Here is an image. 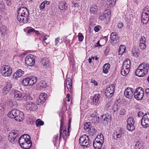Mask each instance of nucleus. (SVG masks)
Masks as SVG:
<instances>
[{
	"instance_id": "c03bdc74",
	"label": "nucleus",
	"mask_w": 149,
	"mask_h": 149,
	"mask_svg": "<svg viewBox=\"0 0 149 149\" xmlns=\"http://www.w3.org/2000/svg\"><path fill=\"white\" fill-rule=\"evenodd\" d=\"M108 2L109 3V6L110 7H112L115 4L116 2V0H107Z\"/></svg>"
},
{
	"instance_id": "cd10ccee",
	"label": "nucleus",
	"mask_w": 149,
	"mask_h": 149,
	"mask_svg": "<svg viewBox=\"0 0 149 149\" xmlns=\"http://www.w3.org/2000/svg\"><path fill=\"white\" fill-rule=\"evenodd\" d=\"M17 135L15 134H14V133L13 132L9 134L8 137V140L11 143H14V141Z\"/></svg>"
},
{
	"instance_id": "7ed1b4c3",
	"label": "nucleus",
	"mask_w": 149,
	"mask_h": 149,
	"mask_svg": "<svg viewBox=\"0 0 149 149\" xmlns=\"http://www.w3.org/2000/svg\"><path fill=\"white\" fill-rule=\"evenodd\" d=\"M104 137L102 134L97 136L94 139L93 142V146L95 149H100L103 143Z\"/></svg>"
},
{
	"instance_id": "c9c22d12",
	"label": "nucleus",
	"mask_w": 149,
	"mask_h": 149,
	"mask_svg": "<svg viewBox=\"0 0 149 149\" xmlns=\"http://www.w3.org/2000/svg\"><path fill=\"white\" fill-rule=\"evenodd\" d=\"M126 47L124 45H120L118 50V54L120 55L123 54L125 52Z\"/></svg>"
},
{
	"instance_id": "5701e85b",
	"label": "nucleus",
	"mask_w": 149,
	"mask_h": 149,
	"mask_svg": "<svg viewBox=\"0 0 149 149\" xmlns=\"http://www.w3.org/2000/svg\"><path fill=\"white\" fill-rule=\"evenodd\" d=\"M135 73L136 76L140 77H143L146 74L141 68H139V66L136 70Z\"/></svg>"
},
{
	"instance_id": "393cba45",
	"label": "nucleus",
	"mask_w": 149,
	"mask_h": 149,
	"mask_svg": "<svg viewBox=\"0 0 149 149\" xmlns=\"http://www.w3.org/2000/svg\"><path fill=\"white\" fill-rule=\"evenodd\" d=\"M21 147L24 149H28L30 148L32 146V143L31 141L29 139L27 141L24 143Z\"/></svg>"
},
{
	"instance_id": "20e7f679",
	"label": "nucleus",
	"mask_w": 149,
	"mask_h": 149,
	"mask_svg": "<svg viewBox=\"0 0 149 149\" xmlns=\"http://www.w3.org/2000/svg\"><path fill=\"white\" fill-rule=\"evenodd\" d=\"M12 72L11 68L9 65H4L1 68V73L4 77L10 76Z\"/></svg>"
},
{
	"instance_id": "c85d7f7f",
	"label": "nucleus",
	"mask_w": 149,
	"mask_h": 149,
	"mask_svg": "<svg viewBox=\"0 0 149 149\" xmlns=\"http://www.w3.org/2000/svg\"><path fill=\"white\" fill-rule=\"evenodd\" d=\"M44 68H46L49 65V62L48 60L46 58H43L41 62Z\"/></svg>"
},
{
	"instance_id": "4be33fe9",
	"label": "nucleus",
	"mask_w": 149,
	"mask_h": 149,
	"mask_svg": "<svg viewBox=\"0 0 149 149\" xmlns=\"http://www.w3.org/2000/svg\"><path fill=\"white\" fill-rule=\"evenodd\" d=\"M47 98V94L42 93L39 96V98L38 100V102L41 104H43Z\"/></svg>"
},
{
	"instance_id": "4c0bfd02",
	"label": "nucleus",
	"mask_w": 149,
	"mask_h": 149,
	"mask_svg": "<svg viewBox=\"0 0 149 149\" xmlns=\"http://www.w3.org/2000/svg\"><path fill=\"white\" fill-rule=\"evenodd\" d=\"M22 84L24 86H29V77L24 79L22 81Z\"/></svg>"
},
{
	"instance_id": "2eb2a0df",
	"label": "nucleus",
	"mask_w": 149,
	"mask_h": 149,
	"mask_svg": "<svg viewBox=\"0 0 149 149\" xmlns=\"http://www.w3.org/2000/svg\"><path fill=\"white\" fill-rule=\"evenodd\" d=\"M110 39L111 42L113 45H115L119 41V38L118 35L116 34V33L113 32L111 34Z\"/></svg>"
},
{
	"instance_id": "bb28decb",
	"label": "nucleus",
	"mask_w": 149,
	"mask_h": 149,
	"mask_svg": "<svg viewBox=\"0 0 149 149\" xmlns=\"http://www.w3.org/2000/svg\"><path fill=\"white\" fill-rule=\"evenodd\" d=\"M149 19V15L142 14L141 17V22L143 24H146L147 23Z\"/></svg>"
},
{
	"instance_id": "ddd939ff",
	"label": "nucleus",
	"mask_w": 149,
	"mask_h": 149,
	"mask_svg": "<svg viewBox=\"0 0 149 149\" xmlns=\"http://www.w3.org/2000/svg\"><path fill=\"white\" fill-rule=\"evenodd\" d=\"M134 92V90L133 88L128 87L125 90L124 95L126 98L131 99L133 96Z\"/></svg>"
},
{
	"instance_id": "dca6fc26",
	"label": "nucleus",
	"mask_w": 149,
	"mask_h": 149,
	"mask_svg": "<svg viewBox=\"0 0 149 149\" xmlns=\"http://www.w3.org/2000/svg\"><path fill=\"white\" fill-rule=\"evenodd\" d=\"M17 13L21 14L22 15V14L24 16V18L25 17H28L29 14V10L26 7H21L19 8L18 10Z\"/></svg>"
},
{
	"instance_id": "69168bd1",
	"label": "nucleus",
	"mask_w": 149,
	"mask_h": 149,
	"mask_svg": "<svg viewBox=\"0 0 149 149\" xmlns=\"http://www.w3.org/2000/svg\"><path fill=\"white\" fill-rule=\"evenodd\" d=\"M145 94L147 97H149V88L146 89L145 90Z\"/></svg>"
},
{
	"instance_id": "603ef678",
	"label": "nucleus",
	"mask_w": 149,
	"mask_h": 149,
	"mask_svg": "<svg viewBox=\"0 0 149 149\" xmlns=\"http://www.w3.org/2000/svg\"><path fill=\"white\" fill-rule=\"evenodd\" d=\"M133 56L135 57H138L139 55V51L138 50L136 51H133L132 54Z\"/></svg>"
},
{
	"instance_id": "680f3d73",
	"label": "nucleus",
	"mask_w": 149,
	"mask_h": 149,
	"mask_svg": "<svg viewBox=\"0 0 149 149\" xmlns=\"http://www.w3.org/2000/svg\"><path fill=\"white\" fill-rule=\"evenodd\" d=\"M78 36L79 38V41H82L83 40L84 36L81 33H79Z\"/></svg>"
},
{
	"instance_id": "4d7b16f0",
	"label": "nucleus",
	"mask_w": 149,
	"mask_h": 149,
	"mask_svg": "<svg viewBox=\"0 0 149 149\" xmlns=\"http://www.w3.org/2000/svg\"><path fill=\"white\" fill-rule=\"evenodd\" d=\"M58 135L57 134L54 135L53 138V142L54 144L56 142L58 141Z\"/></svg>"
},
{
	"instance_id": "8fccbe9b",
	"label": "nucleus",
	"mask_w": 149,
	"mask_h": 149,
	"mask_svg": "<svg viewBox=\"0 0 149 149\" xmlns=\"http://www.w3.org/2000/svg\"><path fill=\"white\" fill-rule=\"evenodd\" d=\"M35 31V33L38 35H39L40 34V33L39 32V31H36L34 29H30L27 31L28 33H31Z\"/></svg>"
},
{
	"instance_id": "a878e982",
	"label": "nucleus",
	"mask_w": 149,
	"mask_h": 149,
	"mask_svg": "<svg viewBox=\"0 0 149 149\" xmlns=\"http://www.w3.org/2000/svg\"><path fill=\"white\" fill-rule=\"evenodd\" d=\"M98 10V7L96 4H93L91 6L90 9V13L91 14H95L97 13Z\"/></svg>"
},
{
	"instance_id": "f3484780",
	"label": "nucleus",
	"mask_w": 149,
	"mask_h": 149,
	"mask_svg": "<svg viewBox=\"0 0 149 149\" xmlns=\"http://www.w3.org/2000/svg\"><path fill=\"white\" fill-rule=\"evenodd\" d=\"M29 139H30V137L29 135H24L21 136L19 140V143L21 146V147L23 145L22 144H23Z\"/></svg>"
},
{
	"instance_id": "72a5a7b5",
	"label": "nucleus",
	"mask_w": 149,
	"mask_h": 149,
	"mask_svg": "<svg viewBox=\"0 0 149 149\" xmlns=\"http://www.w3.org/2000/svg\"><path fill=\"white\" fill-rule=\"evenodd\" d=\"M24 72L21 69L18 70L17 72L14 73V76H15V78L16 77H20L23 75Z\"/></svg>"
},
{
	"instance_id": "de8ad7c7",
	"label": "nucleus",
	"mask_w": 149,
	"mask_h": 149,
	"mask_svg": "<svg viewBox=\"0 0 149 149\" xmlns=\"http://www.w3.org/2000/svg\"><path fill=\"white\" fill-rule=\"evenodd\" d=\"M36 124L37 127H38L40 126L43 125L44 124V122L40 119H38L36 121Z\"/></svg>"
},
{
	"instance_id": "e433bc0d",
	"label": "nucleus",
	"mask_w": 149,
	"mask_h": 149,
	"mask_svg": "<svg viewBox=\"0 0 149 149\" xmlns=\"http://www.w3.org/2000/svg\"><path fill=\"white\" fill-rule=\"evenodd\" d=\"M100 97V94H96L93 98V102L94 104L96 105L98 102L99 99Z\"/></svg>"
},
{
	"instance_id": "7c9ffc66",
	"label": "nucleus",
	"mask_w": 149,
	"mask_h": 149,
	"mask_svg": "<svg viewBox=\"0 0 149 149\" xmlns=\"http://www.w3.org/2000/svg\"><path fill=\"white\" fill-rule=\"evenodd\" d=\"M110 65L109 63H107L104 65L103 67V72L104 74H107L109 69Z\"/></svg>"
},
{
	"instance_id": "0eeeda50",
	"label": "nucleus",
	"mask_w": 149,
	"mask_h": 149,
	"mask_svg": "<svg viewBox=\"0 0 149 149\" xmlns=\"http://www.w3.org/2000/svg\"><path fill=\"white\" fill-rule=\"evenodd\" d=\"M67 131L65 129V127L63 124L62 121L61 122V125L60 130V136L59 139L60 140L62 138V136L63 139L65 141L66 140L68 136H69V134H66Z\"/></svg>"
},
{
	"instance_id": "052dcab7",
	"label": "nucleus",
	"mask_w": 149,
	"mask_h": 149,
	"mask_svg": "<svg viewBox=\"0 0 149 149\" xmlns=\"http://www.w3.org/2000/svg\"><path fill=\"white\" fill-rule=\"evenodd\" d=\"M142 143L141 141H139L135 144V146L137 148H139L142 146Z\"/></svg>"
},
{
	"instance_id": "49530a36",
	"label": "nucleus",
	"mask_w": 149,
	"mask_h": 149,
	"mask_svg": "<svg viewBox=\"0 0 149 149\" xmlns=\"http://www.w3.org/2000/svg\"><path fill=\"white\" fill-rule=\"evenodd\" d=\"M95 25H96L94 22H91L89 24V28H93V27H94V28H100V26L99 25L97 26Z\"/></svg>"
},
{
	"instance_id": "ea45409f",
	"label": "nucleus",
	"mask_w": 149,
	"mask_h": 149,
	"mask_svg": "<svg viewBox=\"0 0 149 149\" xmlns=\"http://www.w3.org/2000/svg\"><path fill=\"white\" fill-rule=\"evenodd\" d=\"M130 70V69H122L121 70V73L123 76H126L129 73Z\"/></svg>"
},
{
	"instance_id": "79ce46f5",
	"label": "nucleus",
	"mask_w": 149,
	"mask_h": 149,
	"mask_svg": "<svg viewBox=\"0 0 149 149\" xmlns=\"http://www.w3.org/2000/svg\"><path fill=\"white\" fill-rule=\"evenodd\" d=\"M101 120L103 123H105L109 121V118L107 117L106 115L103 114L101 116Z\"/></svg>"
},
{
	"instance_id": "473e14b6",
	"label": "nucleus",
	"mask_w": 149,
	"mask_h": 149,
	"mask_svg": "<svg viewBox=\"0 0 149 149\" xmlns=\"http://www.w3.org/2000/svg\"><path fill=\"white\" fill-rule=\"evenodd\" d=\"M29 85H33L36 84L37 81V78L35 77H29Z\"/></svg>"
},
{
	"instance_id": "864d4df0",
	"label": "nucleus",
	"mask_w": 149,
	"mask_h": 149,
	"mask_svg": "<svg viewBox=\"0 0 149 149\" xmlns=\"http://www.w3.org/2000/svg\"><path fill=\"white\" fill-rule=\"evenodd\" d=\"M1 32L2 35L4 36H5V34H6L8 33V31H7V29L6 30L5 29H1Z\"/></svg>"
},
{
	"instance_id": "37998d69",
	"label": "nucleus",
	"mask_w": 149,
	"mask_h": 149,
	"mask_svg": "<svg viewBox=\"0 0 149 149\" xmlns=\"http://www.w3.org/2000/svg\"><path fill=\"white\" fill-rule=\"evenodd\" d=\"M127 123L134 124V119L132 117H129L127 120Z\"/></svg>"
},
{
	"instance_id": "338daca9",
	"label": "nucleus",
	"mask_w": 149,
	"mask_h": 149,
	"mask_svg": "<svg viewBox=\"0 0 149 149\" xmlns=\"http://www.w3.org/2000/svg\"><path fill=\"white\" fill-rule=\"evenodd\" d=\"M146 39L145 37L142 36L141 37L140 40V43H145Z\"/></svg>"
},
{
	"instance_id": "f704fd0d",
	"label": "nucleus",
	"mask_w": 149,
	"mask_h": 149,
	"mask_svg": "<svg viewBox=\"0 0 149 149\" xmlns=\"http://www.w3.org/2000/svg\"><path fill=\"white\" fill-rule=\"evenodd\" d=\"M134 124H133L132 123H127V130L131 132L134 130L135 128Z\"/></svg>"
},
{
	"instance_id": "5fc2aeb1",
	"label": "nucleus",
	"mask_w": 149,
	"mask_h": 149,
	"mask_svg": "<svg viewBox=\"0 0 149 149\" xmlns=\"http://www.w3.org/2000/svg\"><path fill=\"white\" fill-rule=\"evenodd\" d=\"M139 46L140 49L143 50L146 47L145 43H140Z\"/></svg>"
},
{
	"instance_id": "39448f33",
	"label": "nucleus",
	"mask_w": 149,
	"mask_h": 149,
	"mask_svg": "<svg viewBox=\"0 0 149 149\" xmlns=\"http://www.w3.org/2000/svg\"><path fill=\"white\" fill-rule=\"evenodd\" d=\"M144 94V91L141 87H139L136 89L134 93V97L137 100H141L143 98Z\"/></svg>"
},
{
	"instance_id": "423d86ee",
	"label": "nucleus",
	"mask_w": 149,
	"mask_h": 149,
	"mask_svg": "<svg viewBox=\"0 0 149 149\" xmlns=\"http://www.w3.org/2000/svg\"><path fill=\"white\" fill-rule=\"evenodd\" d=\"M35 56L30 54L26 56L25 58V64L27 66H32L35 64Z\"/></svg>"
},
{
	"instance_id": "6e6552de",
	"label": "nucleus",
	"mask_w": 149,
	"mask_h": 149,
	"mask_svg": "<svg viewBox=\"0 0 149 149\" xmlns=\"http://www.w3.org/2000/svg\"><path fill=\"white\" fill-rule=\"evenodd\" d=\"M141 124L144 128L149 127V113L145 114L141 119Z\"/></svg>"
},
{
	"instance_id": "e2e57ef3",
	"label": "nucleus",
	"mask_w": 149,
	"mask_h": 149,
	"mask_svg": "<svg viewBox=\"0 0 149 149\" xmlns=\"http://www.w3.org/2000/svg\"><path fill=\"white\" fill-rule=\"evenodd\" d=\"M123 26V24L122 23L119 22L117 23L116 26L117 28H122Z\"/></svg>"
},
{
	"instance_id": "c756f323",
	"label": "nucleus",
	"mask_w": 149,
	"mask_h": 149,
	"mask_svg": "<svg viewBox=\"0 0 149 149\" xmlns=\"http://www.w3.org/2000/svg\"><path fill=\"white\" fill-rule=\"evenodd\" d=\"M67 7L66 3L65 1H61L60 2L58 8L61 10H66Z\"/></svg>"
},
{
	"instance_id": "4468645a",
	"label": "nucleus",
	"mask_w": 149,
	"mask_h": 149,
	"mask_svg": "<svg viewBox=\"0 0 149 149\" xmlns=\"http://www.w3.org/2000/svg\"><path fill=\"white\" fill-rule=\"evenodd\" d=\"M110 12L109 10H105L103 13H101L99 16V19L100 20H105L109 19L110 15Z\"/></svg>"
},
{
	"instance_id": "9d476101",
	"label": "nucleus",
	"mask_w": 149,
	"mask_h": 149,
	"mask_svg": "<svg viewBox=\"0 0 149 149\" xmlns=\"http://www.w3.org/2000/svg\"><path fill=\"white\" fill-rule=\"evenodd\" d=\"M124 130L120 128H118L115 130L112 134L113 137L115 140L120 138L124 135Z\"/></svg>"
},
{
	"instance_id": "0e129e2a",
	"label": "nucleus",
	"mask_w": 149,
	"mask_h": 149,
	"mask_svg": "<svg viewBox=\"0 0 149 149\" xmlns=\"http://www.w3.org/2000/svg\"><path fill=\"white\" fill-rule=\"evenodd\" d=\"M4 108L2 106H0V115L1 116L4 113Z\"/></svg>"
},
{
	"instance_id": "774afa93",
	"label": "nucleus",
	"mask_w": 149,
	"mask_h": 149,
	"mask_svg": "<svg viewBox=\"0 0 149 149\" xmlns=\"http://www.w3.org/2000/svg\"><path fill=\"white\" fill-rule=\"evenodd\" d=\"M125 111L124 109H122L120 110V115H123L125 114Z\"/></svg>"
},
{
	"instance_id": "a19ab883",
	"label": "nucleus",
	"mask_w": 149,
	"mask_h": 149,
	"mask_svg": "<svg viewBox=\"0 0 149 149\" xmlns=\"http://www.w3.org/2000/svg\"><path fill=\"white\" fill-rule=\"evenodd\" d=\"M91 126L90 123L86 122L85 123L84 125V129L85 130H89V129L91 128Z\"/></svg>"
},
{
	"instance_id": "b1692460",
	"label": "nucleus",
	"mask_w": 149,
	"mask_h": 149,
	"mask_svg": "<svg viewBox=\"0 0 149 149\" xmlns=\"http://www.w3.org/2000/svg\"><path fill=\"white\" fill-rule=\"evenodd\" d=\"M130 61L129 59H126L125 60L123 65L122 69H130Z\"/></svg>"
},
{
	"instance_id": "f8f14e48",
	"label": "nucleus",
	"mask_w": 149,
	"mask_h": 149,
	"mask_svg": "<svg viewBox=\"0 0 149 149\" xmlns=\"http://www.w3.org/2000/svg\"><path fill=\"white\" fill-rule=\"evenodd\" d=\"M114 86L111 84L107 87L105 91V95L107 97H111L113 95L114 92Z\"/></svg>"
},
{
	"instance_id": "58836bf2",
	"label": "nucleus",
	"mask_w": 149,
	"mask_h": 149,
	"mask_svg": "<svg viewBox=\"0 0 149 149\" xmlns=\"http://www.w3.org/2000/svg\"><path fill=\"white\" fill-rule=\"evenodd\" d=\"M130 70V69H122L121 70V73L123 76H126L129 73Z\"/></svg>"
},
{
	"instance_id": "a211bd4d",
	"label": "nucleus",
	"mask_w": 149,
	"mask_h": 149,
	"mask_svg": "<svg viewBox=\"0 0 149 149\" xmlns=\"http://www.w3.org/2000/svg\"><path fill=\"white\" fill-rule=\"evenodd\" d=\"M139 68H141L145 74H146L149 69V64L146 63H143L139 65Z\"/></svg>"
},
{
	"instance_id": "2f4dec72",
	"label": "nucleus",
	"mask_w": 149,
	"mask_h": 149,
	"mask_svg": "<svg viewBox=\"0 0 149 149\" xmlns=\"http://www.w3.org/2000/svg\"><path fill=\"white\" fill-rule=\"evenodd\" d=\"M47 86L46 83L45 82L41 81L37 85L38 89L41 90L43 88H45Z\"/></svg>"
},
{
	"instance_id": "f03ea898",
	"label": "nucleus",
	"mask_w": 149,
	"mask_h": 149,
	"mask_svg": "<svg viewBox=\"0 0 149 149\" xmlns=\"http://www.w3.org/2000/svg\"><path fill=\"white\" fill-rule=\"evenodd\" d=\"M79 143L82 148L87 149L90 146L91 141L88 136L84 134L80 137L79 140Z\"/></svg>"
},
{
	"instance_id": "f257e3e1",
	"label": "nucleus",
	"mask_w": 149,
	"mask_h": 149,
	"mask_svg": "<svg viewBox=\"0 0 149 149\" xmlns=\"http://www.w3.org/2000/svg\"><path fill=\"white\" fill-rule=\"evenodd\" d=\"M23 115V113L21 111L17 109H14L9 112L7 116L10 118H15L16 121L20 122L24 118Z\"/></svg>"
},
{
	"instance_id": "aec40b11",
	"label": "nucleus",
	"mask_w": 149,
	"mask_h": 149,
	"mask_svg": "<svg viewBox=\"0 0 149 149\" xmlns=\"http://www.w3.org/2000/svg\"><path fill=\"white\" fill-rule=\"evenodd\" d=\"M65 84L67 86V88L68 91L70 93H72L73 91V89L72 86V80L70 78H68L67 79Z\"/></svg>"
},
{
	"instance_id": "6ab92c4d",
	"label": "nucleus",
	"mask_w": 149,
	"mask_h": 149,
	"mask_svg": "<svg viewBox=\"0 0 149 149\" xmlns=\"http://www.w3.org/2000/svg\"><path fill=\"white\" fill-rule=\"evenodd\" d=\"M12 87L10 81H8L6 83V86L3 88V93L4 95H6L10 91Z\"/></svg>"
},
{
	"instance_id": "9b49d317",
	"label": "nucleus",
	"mask_w": 149,
	"mask_h": 149,
	"mask_svg": "<svg viewBox=\"0 0 149 149\" xmlns=\"http://www.w3.org/2000/svg\"><path fill=\"white\" fill-rule=\"evenodd\" d=\"M26 109L30 111H35L38 108L37 105L35 103L30 102H27L24 104Z\"/></svg>"
},
{
	"instance_id": "bf43d9fd",
	"label": "nucleus",
	"mask_w": 149,
	"mask_h": 149,
	"mask_svg": "<svg viewBox=\"0 0 149 149\" xmlns=\"http://www.w3.org/2000/svg\"><path fill=\"white\" fill-rule=\"evenodd\" d=\"M45 4L44 2L42 3L40 6V10H44V9L45 8Z\"/></svg>"
},
{
	"instance_id": "412c9836",
	"label": "nucleus",
	"mask_w": 149,
	"mask_h": 149,
	"mask_svg": "<svg viewBox=\"0 0 149 149\" xmlns=\"http://www.w3.org/2000/svg\"><path fill=\"white\" fill-rule=\"evenodd\" d=\"M21 14L17 13V19L20 23H25L27 22L28 19V17H25L24 18V16L23 14L22 15H20Z\"/></svg>"
},
{
	"instance_id": "3c124183",
	"label": "nucleus",
	"mask_w": 149,
	"mask_h": 149,
	"mask_svg": "<svg viewBox=\"0 0 149 149\" xmlns=\"http://www.w3.org/2000/svg\"><path fill=\"white\" fill-rule=\"evenodd\" d=\"M88 131L89 132V134L92 136H93L95 132V130L93 128H90Z\"/></svg>"
},
{
	"instance_id": "6e6d98bb",
	"label": "nucleus",
	"mask_w": 149,
	"mask_h": 149,
	"mask_svg": "<svg viewBox=\"0 0 149 149\" xmlns=\"http://www.w3.org/2000/svg\"><path fill=\"white\" fill-rule=\"evenodd\" d=\"M77 1H75L73 3V5L72 6L74 7H78L79 6H80V2H77Z\"/></svg>"
},
{
	"instance_id": "1a4fd4ad",
	"label": "nucleus",
	"mask_w": 149,
	"mask_h": 149,
	"mask_svg": "<svg viewBox=\"0 0 149 149\" xmlns=\"http://www.w3.org/2000/svg\"><path fill=\"white\" fill-rule=\"evenodd\" d=\"M14 98L17 100H22L23 99H25L26 97L23 93L17 90H15L14 93Z\"/></svg>"
},
{
	"instance_id": "09e8293b",
	"label": "nucleus",
	"mask_w": 149,
	"mask_h": 149,
	"mask_svg": "<svg viewBox=\"0 0 149 149\" xmlns=\"http://www.w3.org/2000/svg\"><path fill=\"white\" fill-rule=\"evenodd\" d=\"M5 7V5L2 2L0 3V13L4 12Z\"/></svg>"
},
{
	"instance_id": "13d9d810",
	"label": "nucleus",
	"mask_w": 149,
	"mask_h": 149,
	"mask_svg": "<svg viewBox=\"0 0 149 149\" xmlns=\"http://www.w3.org/2000/svg\"><path fill=\"white\" fill-rule=\"evenodd\" d=\"M119 109V107L117 104H114L113 107V110L115 112L117 111Z\"/></svg>"
},
{
	"instance_id": "a18cd8bd",
	"label": "nucleus",
	"mask_w": 149,
	"mask_h": 149,
	"mask_svg": "<svg viewBox=\"0 0 149 149\" xmlns=\"http://www.w3.org/2000/svg\"><path fill=\"white\" fill-rule=\"evenodd\" d=\"M147 14L149 15V6H146L143 9L142 14Z\"/></svg>"
}]
</instances>
